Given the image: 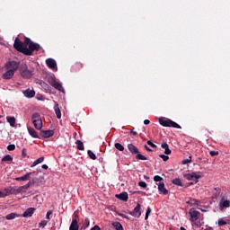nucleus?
Instances as JSON below:
<instances>
[{
	"label": "nucleus",
	"mask_w": 230,
	"mask_h": 230,
	"mask_svg": "<svg viewBox=\"0 0 230 230\" xmlns=\"http://www.w3.org/2000/svg\"><path fill=\"white\" fill-rule=\"evenodd\" d=\"M31 119H32V123H34L35 121H39L40 119H42V118L40 117V113L39 112L33 113L31 116Z\"/></svg>",
	"instance_id": "nucleus-26"
},
{
	"label": "nucleus",
	"mask_w": 230,
	"mask_h": 230,
	"mask_svg": "<svg viewBox=\"0 0 230 230\" xmlns=\"http://www.w3.org/2000/svg\"><path fill=\"white\" fill-rule=\"evenodd\" d=\"M54 89H57L58 91H60V93H65L64 87L62 86V84L58 82H55L54 85H52Z\"/></svg>",
	"instance_id": "nucleus-23"
},
{
	"label": "nucleus",
	"mask_w": 230,
	"mask_h": 230,
	"mask_svg": "<svg viewBox=\"0 0 230 230\" xmlns=\"http://www.w3.org/2000/svg\"><path fill=\"white\" fill-rule=\"evenodd\" d=\"M215 195L216 197H218V195H220L219 197V209L221 211L224 210L225 208H230V201L227 200V194H226L225 192H222V190L220 188H216L215 189Z\"/></svg>",
	"instance_id": "nucleus-2"
},
{
	"label": "nucleus",
	"mask_w": 230,
	"mask_h": 230,
	"mask_svg": "<svg viewBox=\"0 0 230 230\" xmlns=\"http://www.w3.org/2000/svg\"><path fill=\"white\" fill-rule=\"evenodd\" d=\"M41 168H43V170H48V164H43Z\"/></svg>",
	"instance_id": "nucleus-58"
},
{
	"label": "nucleus",
	"mask_w": 230,
	"mask_h": 230,
	"mask_svg": "<svg viewBox=\"0 0 230 230\" xmlns=\"http://www.w3.org/2000/svg\"><path fill=\"white\" fill-rule=\"evenodd\" d=\"M24 96L26 98H33L35 96V91L27 89L25 92H23Z\"/></svg>",
	"instance_id": "nucleus-22"
},
{
	"label": "nucleus",
	"mask_w": 230,
	"mask_h": 230,
	"mask_svg": "<svg viewBox=\"0 0 230 230\" xmlns=\"http://www.w3.org/2000/svg\"><path fill=\"white\" fill-rule=\"evenodd\" d=\"M158 121L160 125H162V127H172V128H181V125L177 124L175 121L168 118L161 117L159 118Z\"/></svg>",
	"instance_id": "nucleus-3"
},
{
	"label": "nucleus",
	"mask_w": 230,
	"mask_h": 230,
	"mask_svg": "<svg viewBox=\"0 0 230 230\" xmlns=\"http://www.w3.org/2000/svg\"><path fill=\"white\" fill-rule=\"evenodd\" d=\"M3 118V116L0 115V119Z\"/></svg>",
	"instance_id": "nucleus-63"
},
{
	"label": "nucleus",
	"mask_w": 230,
	"mask_h": 230,
	"mask_svg": "<svg viewBox=\"0 0 230 230\" xmlns=\"http://www.w3.org/2000/svg\"><path fill=\"white\" fill-rule=\"evenodd\" d=\"M115 148L119 152H123V150H125V146H123V145L120 143H115Z\"/></svg>",
	"instance_id": "nucleus-32"
},
{
	"label": "nucleus",
	"mask_w": 230,
	"mask_h": 230,
	"mask_svg": "<svg viewBox=\"0 0 230 230\" xmlns=\"http://www.w3.org/2000/svg\"><path fill=\"white\" fill-rule=\"evenodd\" d=\"M37 164H39L37 163V160H35V161L32 163V164L31 165V168H33L34 166H37Z\"/></svg>",
	"instance_id": "nucleus-55"
},
{
	"label": "nucleus",
	"mask_w": 230,
	"mask_h": 230,
	"mask_svg": "<svg viewBox=\"0 0 230 230\" xmlns=\"http://www.w3.org/2000/svg\"><path fill=\"white\" fill-rule=\"evenodd\" d=\"M116 199H119V200H123L124 202H127L128 200V193L127 192H121L119 194L115 195Z\"/></svg>",
	"instance_id": "nucleus-17"
},
{
	"label": "nucleus",
	"mask_w": 230,
	"mask_h": 230,
	"mask_svg": "<svg viewBox=\"0 0 230 230\" xmlns=\"http://www.w3.org/2000/svg\"><path fill=\"white\" fill-rule=\"evenodd\" d=\"M40 227H46V226H48V221L43 220V221L40 222Z\"/></svg>",
	"instance_id": "nucleus-45"
},
{
	"label": "nucleus",
	"mask_w": 230,
	"mask_h": 230,
	"mask_svg": "<svg viewBox=\"0 0 230 230\" xmlns=\"http://www.w3.org/2000/svg\"><path fill=\"white\" fill-rule=\"evenodd\" d=\"M28 132H29V136H31L32 137H34L35 139H40V137H39V133H37V131L35 130V128L29 127L27 128Z\"/></svg>",
	"instance_id": "nucleus-16"
},
{
	"label": "nucleus",
	"mask_w": 230,
	"mask_h": 230,
	"mask_svg": "<svg viewBox=\"0 0 230 230\" xmlns=\"http://www.w3.org/2000/svg\"><path fill=\"white\" fill-rule=\"evenodd\" d=\"M183 177L187 179V181H194L195 184H197V182H199V180L202 176L200 174H197V172H191V173H185Z\"/></svg>",
	"instance_id": "nucleus-8"
},
{
	"label": "nucleus",
	"mask_w": 230,
	"mask_h": 230,
	"mask_svg": "<svg viewBox=\"0 0 230 230\" xmlns=\"http://www.w3.org/2000/svg\"><path fill=\"white\" fill-rule=\"evenodd\" d=\"M138 186H140V188H146L147 184L145 181H139Z\"/></svg>",
	"instance_id": "nucleus-44"
},
{
	"label": "nucleus",
	"mask_w": 230,
	"mask_h": 230,
	"mask_svg": "<svg viewBox=\"0 0 230 230\" xmlns=\"http://www.w3.org/2000/svg\"><path fill=\"white\" fill-rule=\"evenodd\" d=\"M147 145L149 146H151L152 148H157V146L155 144H154L152 140H148Z\"/></svg>",
	"instance_id": "nucleus-43"
},
{
	"label": "nucleus",
	"mask_w": 230,
	"mask_h": 230,
	"mask_svg": "<svg viewBox=\"0 0 230 230\" xmlns=\"http://www.w3.org/2000/svg\"><path fill=\"white\" fill-rule=\"evenodd\" d=\"M6 161H9V162L13 161V157H12V155H6L5 156H4L2 158V163H4Z\"/></svg>",
	"instance_id": "nucleus-34"
},
{
	"label": "nucleus",
	"mask_w": 230,
	"mask_h": 230,
	"mask_svg": "<svg viewBox=\"0 0 230 230\" xmlns=\"http://www.w3.org/2000/svg\"><path fill=\"white\" fill-rule=\"evenodd\" d=\"M190 204H191L192 206H199V204H200V201H199L198 199H192L190 200Z\"/></svg>",
	"instance_id": "nucleus-36"
},
{
	"label": "nucleus",
	"mask_w": 230,
	"mask_h": 230,
	"mask_svg": "<svg viewBox=\"0 0 230 230\" xmlns=\"http://www.w3.org/2000/svg\"><path fill=\"white\" fill-rule=\"evenodd\" d=\"M5 69L9 71H13V73H15L17 69H19V62L16 61H8L5 64Z\"/></svg>",
	"instance_id": "nucleus-9"
},
{
	"label": "nucleus",
	"mask_w": 230,
	"mask_h": 230,
	"mask_svg": "<svg viewBox=\"0 0 230 230\" xmlns=\"http://www.w3.org/2000/svg\"><path fill=\"white\" fill-rule=\"evenodd\" d=\"M13 48L16 51H19V53H22V55L31 57L33 51H40V45L31 41L30 38L24 37V41H21L19 38H15Z\"/></svg>",
	"instance_id": "nucleus-1"
},
{
	"label": "nucleus",
	"mask_w": 230,
	"mask_h": 230,
	"mask_svg": "<svg viewBox=\"0 0 230 230\" xmlns=\"http://www.w3.org/2000/svg\"><path fill=\"white\" fill-rule=\"evenodd\" d=\"M89 224H90V221H89L88 218H86V219L84 220V225H86L85 227H89Z\"/></svg>",
	"instance_id": "nucleus-52"
},
{
	"label": "nucleus",
	"mask_w": 230,
	"mask_h": 230,
	"mask_svg": "<svg viewBox=\"0 0 230 230\" xmlns=\"http://www.w3.org/2000/svg\"><path fill=\"white\" fill-rule=\"evenodd\" d=\"M87 154L90 159H93V161H96V155L92 150H88Z\"/></svg>",
	"instance_id": "nucleus-33"
},
{
	"label": "nucleus",
	"mask_w": 230,
	"mask_h": 230,
	"mask_svg": "<svg viewBox=\"0 0 230 230\" xmlns=\"http://www.w3.org/2000/svg\"><path fill=\"white\" fill-rule=\"evenodd\" d=\"M46 64L48 66V67H49V69H58L57 68V61H55V59L53 58H48L46 60Z\"/></svg>",
	"instance_id": "nucleus-15"
},
{
	"label": "nucleus",
	"mask_w": 230,
	"mask_h": 230,
	"mask_svg": "<svg viewBox=\"0 0 230 230\" xmlns=\"http://www.w3.org/2000/svg\"><path fill=\"white\" fill-rule=\"evenodd\" d=\"M161 146L164 148L165 155H170V154H172V150H170L168 143L164 142L161 145Z\"/></svg>",
	"instance_id": "nucleus-20"
},
{
	"label": "nucleus",
	"mask_w": 230,
	"mask_h": 230,
	"mask_svg": "<svg viewBox=\"0 0 230 230\" xmlns=\"http://www.w3.org/2000/svg\"><path fill=\"white\" fill-rule=\"evenodd\" d=\"M36 162L38 164H40V163H44V156H40L36 160Z\"/></svg>",
	"instance_id": "nucleus-46"
},
{
	"label": "nucleus",
	"mask_w": 230,
	"mask_h": 230,
	"mask_svg": "<svg viewBox=\"0 0 230 230\" xmlns=\"http://www.w3.org/2000/svg\"><path fill=\"white\" fill-rule=\"evenodd\" d=\"M154 181L155 182H161V181H163V177H161L159 175H155V176H154Z\"/></svg>",
	"instance_id": "nucleus-41"
},
{
	"label": "nucleus",
	"mask_w": 230,
	"mask_h": 230,
	"mask_svg": "<svg viewBox=\"0 0 230 230\" xmlns=\"http://www.w3.org/2000/svg\"><path fill=\"white\" fill-rule=\"evenodd\" d=\"M119 217H122V218H125V214H122V213H118Z\"/></svg>",
	"instance_id": "nucleus-59"
},
{
	"label": "nucleus",
	"mask_w": 230,
	"mask_h": 230,
	"mask_svg": "<svg viewBox=\"0 0 230 230\" xmlns=\"http://www.w3.org/2000/svg\"><path fill=\"white\" fill-rule=\"evenodd\" d=\"M172 184H175V186H181V187L184 186V185L182 184V181H181V179H179V178L173 179V180L172 181Z\"/></svg>",
	"instance_id": "nucleus-30"
},
{
	"label": "nucleus",
	"mask_w": 230,
	"mask_h": 230,
	"mask_svg": "<svg viewBox=\"0 0 230 230\" xmlns=\"http://www.w3.org/2000/svg\"><path fill=\"white\" fill-rule=\"evenodd\" d=\"M124 218H126L127 220H130V217H128V216H125Z\"/></svg>",
	"instance_id": "nucleus-60"
},
{
	"label": "nucleus",
	"mask_w": 230,
	"mask_h": 230,
	"mask_svg": "<svg viewBox=\"0 0 230 230\" xmlns=\"http://www.w3.org/2000/svg\"><path fill=\"white\" fill-rule=\"evenodd\" d=\"M51 215H53V212H52L51 210H49V211L47 212L46 218H47L48 220H49V217H51Z\"/></svg>",
	"instance_id": "nucleus-48"
},
{
	"label": "nucleus",
	"mask_w": 230,
	"mask_h": 230,
	"mask_svg": "<svg viewBox=\"0 0 230 230\" xmlns=\"http://www.w3.org/2000/svg\"><path fill=\"white\" fill-rule=\"evenodd\" d=\"M90 230H102L98 225H95L93 227H92Z\"/></svg>",
	"instance_id": "nucleus-50"
},
{
	"label": "nucleus",
	"mask_w": 230,
	"mask_h": 230,
	"mask_svg": "<svg viewBox=\"0 0 230 230\" xmlns=\"http://www.w3.org/2000/svg\"><path fill=\"white\" fill-rule=\"evenodd\" d=\"M4 197H8V195H6V192L4 190V192L0 191V199H3Z\"/></svg>",
	"instance_id": "nucleus-49"
},
{
	"label": "nucleus",
	"mask_w": 230,
	"mask_h": 230,
	"mask_svg": "<svg viewBox=\"0 0 230 230\" xmlns=\"http://www.w3.org/2000/svg\"><path fill=\"white\" fill-rule=\"evenodd\" d=\"M57 80H55V78L50 77L49 78V83L50 84V85L53 87L56 84Z\"/></svg>",
	"instance_id": "nucleus-42"
},
{
	"label": "nucleus",
	"mask_w": 230,
	"mask_h": 230,
	"mask_svg": "<svg viewBox=\"0 0 230 230\" xmlns=\"http://www.w3.org/2000/svg\"><path fill=\"white\" fill-rule=\"evenodd\" d=\"M128 149L130 152V154H136V159H138V161H146V156L141 155L139 153V149L134 146V144H128Z\"/></svg>",
	"instance_id": "nucleus-4"
},
{
	"label": "nucleus",
	"mask_w": 230,
	"mask_h": 230,
	"mask_svg": "<svg viewBox=\"0 0 230 230\" xmlns=\"http://www.w3.org/2000/svg\"><path fill=\"white\" fill-rule=\"evenodd\" d=\"M37 164H39L37 163V160H35V161L32 163V164L31 165V168H33L34 166H37Z\"/></svg>",
	"instance_id": "nucleus-56"
},
{
	"label": "nucleus",
	"mask_w": 230,
	"mask_h": 230,
	"mask_svg": "<svg viewBox=\"0 0 230 230\" xmlns=\"http://www.w3.org/2000/svg\"><path fill=\"white\" fill-rule=\"evenodd\" d=\"M30 186H39V181H37V178H32L27 184L23 186H20V193H24L26 190L30 188Z\"/></svg>",
	"instance_id": "nucleus-6"
},
{
	"label": "nucleus",
	"mask_w": 230,
	"mask_h": 230,
	"mask_svg": "<svg viewBox=\"0 0 230 230\" xmlns=\"http://www.w3.org/2000/svg\"><path fill=\"white\" fill-rule=\"evenodd\" d=\"M39 175V171H34L32 172H27L25 175L22 176V177H16L15 181H30V179L36 178L35 176Z\"/></svg>",
	"instance_id": "nucleus-7"
},
{
	"label": "nucleus",
	"mask_w": 230,
	"mask_h": 230,
	"mask_svg": "<svg viewBox=\"0 0 230 230\" xmlns=\"http://www.w3.org/2000/svg\"><path fill=\"white\" fill-rule=\"evenodd\" d=\"M159 157H161V159H163V161H164V163H166V161H168V159H170V156L166 155H159Z\"/></svg>",
	"instance_id": "nucleus-38"
},
{
	"label": "nucleus",
	"mask_w": 230,
	"mask_h": 230,
	"mask_svg": "<svg viewBox=\"0 0 230 230\" xmlns=\"http://www.w3.org/2000/svg\"><path fill=\"white\" fill-rule=\"evenodd\" d=\"M19 217V214L17 213H11V214H8L5 218L6 220H14V218H18Z\"/></svg>",
	"instance_id": "nucleus-29"
},
{
	"label": "nucleus",
	"mask_w": 230,
	"mask_h": 230,
	"mask_svg": "<svg viewBox=\"0 0 230 230\" xmlns=\"http://www.w3.org/2000/svg\"><path fill=\"white\" fill-rule=\"evenodd\" d=\"M144 179H150V177L144 175Z\"/></svg>",
	"instance_id": "nucleus-61"
},
{
	"label": "nucleus",
	"mask_w": 230,
	"mask_h": 230,
	"mask_svg": "<svg viewBox=\"0 0 230 230\" xmlns=\"http://www.w3.org/2000/svg\"><path fill=\"white\" fill-rule=\"evenodd\" d=\"M6 119L7 123H9L11 127H15V117L7 116Z\"/></svg>",
	"instance_id": "nucleus-28"
},
{
	"label": "nucleus",
	"mask_w": 230,
	"mask_h": 230,
	"mask_svg": "<svg viewBox=\"0 0 230 230\" xmlns=\"http://www.w3.org/2000/svg\"><path fill=\"white\" fill-rule=\"evenodd\" d=\"M22 157H26V148H23V149L22 150Z\"/></svg>",
	"instance_id": "nucleus-51"
},
{
	"label": "nucleus",
	"mask_w": 230,
	"mask_h": 230,
	"mask_svg": "<svg viewBox=\"0 0 230 230\" xmlns=\"http://www.w3.org/2000/svg\"><path fill=\"white\" fill-rule=\"evenodd\" d=\"M13 75H15V72H13V70H7L4 75H3V78L4 80H10Z\"/></svg>",
	"instance_id": "nucleus-18"
},
{
	"label": "nucleus",
	"mask_w": 230,
	"mask_h": 230,
	"mask_svg": "<svg viewBox=\"0 0 230 230\" xmlns=\"http://www.w3.org/2000/svg\"><path fill=\"white\" fill-rule=\"evenodd\" d=\"M0 42H1V38H0Z\"/></svg>",
	"instance_id": "nucleus-64"
},
{
	"label": "nucleus",
	"mask_w": 230,
	"mask_h": 230,
	"mask_svg": "<svg viewBox=\"0 0 230 230\" xmlns=\"http://www.w3.org/2000/svg\"><path fill=\"white\" fill-rule=\"evenodd\" d=\"M144 148H146V152H152V149L148 147V146H144Z\"/></svg>",
	"instance_id": "nucleus-54"
},
{
	"label": "nucleus",
	"mask_w": 230,
	"mask_h": 230,
	"mask_svg": "<svg viewBox=\"0 0 230 230\" xmlns=\"http://www.w3.org/2000/svg\"><path fill=\"white\" fill-rule=\"evenodd\" d=\"M55 135V131L49 129V130H41L40 131V136L41 137H44L45 139H48L49 137H53Z\"/></svg>",
	"instance_id": "nucleus-13"
},
{
	"label": "nucleus",
	"mask_w": 230,
	"mask_h": 230,
	"mask_svg": "<svg viewBox=\"0 0 230 230\" xmlns=\"http://www.w3.org/2000/svg\"><path fill=\"white\" fill-rule=\"evenodd\" d=\"M130 130V134L132 135V136H137V131H134V130H132V129H129Z\"/></svg>",
	"instance_id": "nucleus-53"
},
{
	"label": "nucleus",
	"mask_w": 230,
	"mask_h": 230,
	"mask_svg": "<svg viewBox=\"0 0 230 230\" xmlns=\"http://www.w3.org/2000/svg\"><path fill=\"white\" fill-rule=\"evenodd\" d=\"M75 145L77 146V150H84V142H82V140H76Z\"/></svg>",
	"instance_id": "nucleus-31"
},
{
	"label": "nucleus",
	"mask_w": 230,
	"mask_h": 230,
	"mask_svg": "<svg viewBox=\"0 0 230 230\" xmlns=\"http://www.w3.org/2000/svg\"><path fill=\"white\" fill-rule=\"evenodd\" d=\"M5 195H19L21 193L20 187L14 186V187H8L4 189Z\"/></svg>",
	"instance_id": "nucleus-10"
},
{
	"label": "nucleus",
	"mask_w": 230,
	"mask_h": 230,
	"mask_svg": "<svg viewBox=\"0 0 230 230\" xmlns=\"http://www.w3.org/2000/svg\"><path fill=\"white\" fill-rule=\"evenodd\" d=\"M7 150H9V152H13V150H15V145L11 144L7 146Z\"/></svg>",
	"instance_id": "nucleus-40"
},
{
	"label": "nucleus",
	"mask_w": 230,
	"mask_h": 230,
	"mask_svg": "<svg viewBox=\"0 0 230 230\" xmlns=\"http://www.w3.org/2000/svg\"><path fill=\"white\" fill-rule=\"evenodd\" d=\"M20 73L22 78H25L26 80H29V78H31V76H33V72L28 70V66H26V64H22L21 66Z\"/></svg>",
	"instance_id": "nucleus-5"
},
{
	"label": "nucleus",
	"mask_w": 230,
	"mask_h": 230,
	"mask_svg": "<svg viewBox=\"0 0 230 230\" xmlns=\"http://www.w3.org/2000/svg\"><path fill=\"white\" fill-rule=\"evenodd\" d=\"M80 229V226H78V221L76 219H73L70 225L69 230H78Z\"/></svg>",
	"instance_id": "nucleus-21"
},
{
	"label": "nucleus",
	"mask_w": 230,
	"mask_h": 230,
	"mask_svg": "<svg viewBox=\"0 0 230 230\" xmlns=\"http://www.w3.org/2000/svg\"><path fill=\"white\" fill-rule=\"evenodd\" d=\"M158 191H160V193H163V195H168V190H166V188L164 187V182H160L158 184Z\"/></svg>",
	"instance_id": "nucleus-19"
},
{
	"label": "nucleus",
	"mask_w": 230,
	"mask_h": 230,
	"mask_svg": "<svg viewBox=\"0 0 230 230\" xmlns=\"http://www.w3.org/2000/svg\"><path fill=\"white\" fill-rule=\"evenodd\" d=\"M150 213H152V208H150V207H148L146 211L145 220H148V217H150Z\"/></svg>",
	"instance_id": "nucleus-37"
},
{
	"label": "nucleus",
	"mask_w": 230,
	"mask_h": 230,
	"mask_svg": "<svg viewBox=\"0 0 230 230\" xmlns=\"http://www.w3.org/2000/svg\"><path fill=\"white\" fill-rule=\"evenodd\" d=\"M189 163H191V155L189 156V159H184L181 161L182 164H189Z\"/></svg>",
	"instance_id": "nucleus-39"
},
{
	"label": "nucleus",
	"mask_w": 230,
	"mask_h": 230,
	"mask_svg": "<svg viewBox=\"0 0 230 230\" xmlns=\"http://www.w3.org/2000/svg\"><path fill=\"white\" fill-rule=\"evenodd\" d=\"M32 123L37 130H40L42 128V119H40V120H36Z\"/></svg>",
	"instance_id": "nucleus-25"
},
{
	"label": "nucleus",
	"mask_w": 230,
	"mask_h": 230,
	"mask_svg": "<svg viewBox=\"0 0 230 230\" xmlns=\"http://www.w3.org/2000/svg\"><path fill=\"white\" fill-rule=\"evenodd\" d=\"M33 213H35V208H29L24 211L22 217H23V218H28L33 217Z\"/></svg>",
	"instance_id": "nucleus-14"
},
{
	"label": "nucleus",
	"mask_w": 230,
	"mask_h": 230,
	"mask_svg": "<svg viewBox=\"0 0 230 230\" xmlns=\"http://www.w3.org/2000/svg\"><path fill=\"white\" fill-rule=\"evenodd\" d=\"M111 226L114 227V229L116 230H123V225H121V223L116 221V222H113L111 224Z\"/></svg>",
	"instance_id": "nucleus-27"
},
{
	"label": "nucleus",
	"mask_w": 230,
	"mask_h": 230,
	"mask_svg": "<svg viewBox=\"0 0 230 230\" xmlns=\"http://www.w3.org/2000/svg\"><path fill=\"white\" fill-rule=\"evenodd\" d=\"M189 215L190 217V222H197L200 217V212L195 210L194 208H190L189 210Z\"/></svg>",
	"instance_id": "nucleus-12"
},
{
	"label": "nucleus",
	"mask_w": 230,
	"mask_h": 230,
	"mask_svg": "<svg viewBox=\"0 0 230 230\" xmlns=\"http://www.w3.org/2000/svg\"><path fill=\"white\" fill-rule=\"evenodd\" d=\"M209 154L211 157H215V155H218V151H210Z\"/></svg>",
	"instance_id": "nucleus-47"
},
{
	"label": "nucleus",
	"mask_w": 230,
	"mask_h": 230,
	"mask_svg": "<svg viewBox=\"0 0 230 230\" xmlns=\"http://www.w3.org/2000/svg\"><path fill=\"white\" fill-rule=\"evenodd\" d=\"M226 224H227V221H226V220H224V219H222V218H219V219L217 220V226H218L219 227H222V226H226Z\"/></svg>",
	"instance_id": "nucleus-35"
},
{
	"label": "nucleus",
	"mask_w": 230,
	"mask_h": 230,
	"mask_svg": "<svg viewBox=\"0 0 230 230\" xmlns=\"http://www.w3.org/2000/svg\"><path fill=\"white\" fill-rule=\"evenodd\" d=\"M54 111L56 112V116H57L58 119H60V118H62V112L60 111V108L58 107V103H57L54 106Z\"/></svg>",
	"instance_id": "nucleus-24"
},
{
	"label": "nucleus",
	"mask_w": 230,
	"mask_h": 230,
	"mask_svg": "<svg viewBox=\"0 0 230 230\" xmlns=\"http://www.w3.org/2000/svg\"><path fill=\"white\" fill-rule=\"evenodd\" d=\"M144 125H150V120L149 119H145L144 120Z\"/></svg>",
	"instance_id": "nucleus-57"
},
{
	"label": "nucleus",
	"mask_w": 230,
	"mask_h": 230,
	"mask_svg": "<svg viewBox=\"0 0 230 230\" xmlns=\"http://www.w3.org/2000/svg\"><path fill=\"white\" fill-rule=\"evenodd\" d=\"M128 215H131V217L139 218V217H141V204L137 203L133 211H128Z\"/></svg>",
	"instance_id": "nucleus-11"
},
{
	"label": "nucleus",
	"mask_w": 230,
	"mask_h": 230,
	"mask_svg": "<svg viewBox=\"0 0 230 230\" xmlns=\"http://www.w3.org/2000/svg\"><path fill=\"white\" fill-rule=\"evenodd\" d=\"M190 185H193V182H190Z\"/></svg>",
	"instance_id": "nucleus-62"
}]
</instances>
